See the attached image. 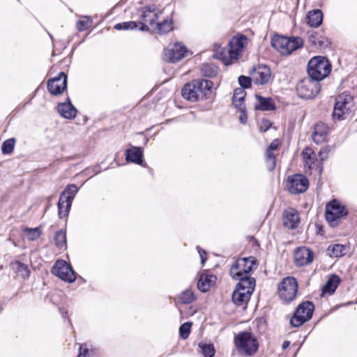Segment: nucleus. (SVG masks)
<instances>
[{
  "label": "nucleus",
  "instance_id": "nucleus-1",
  "mask_svg": "<svg viewBox=\"0 0 357 357\" xmlns=\"http://www.w3.org/2000/svg\"><path fill=\"white\" fill-rule=\"evenodd\" d=\"M213 82L208 79H197L184 85L181 90L182 96L191 102L208 100L211 102L214 98Z\"/></svg>",
  "mask_w": 357,
  "mask_h": 357
},
{
  "label": "nucleus",
  "instance_id": "nucleus-2",
  "mask_svg": "<svg viewBox=\"0 0 357 357\" xmlns=\"http://www.w3.org/2000/svg\"><path fill=\"white\" fill-rule=\"evenodd\" d=\"M332 66L330 61L323 56L311 58L307 65V73L314 80L321 82L331 72Z\"/></svg>",
  "mask_w": 357,
  "mask_h": 357
},
{
  "label": "nucleus",
  "instance_id": "nucleus-3",
  "mask_svg": "<svg viewBox=\"0 0 357 357\" xmlns=\"http://www.w3.org/2000/svg\"><path fill=\"white\" fill-rule=\"evenodd\" d=\"M234 344L238 352L245 356H253L259 348L257 337L248 331L238 333L234 337Z\"/></svg>",
  "mask_w": 357,
  "mask_h": 357
},
{
  "label": "nucleus",
  "instance_id": "nucleus-4",
  "mask_svg": "<svg viewBox=\"0 0 357 357\" xmlns=\"http://www.w3.org/2000/svg\"><path fill=\"white\" fill-rule=\"evenodd\" d=\"M271 46L284 55H289L291 52L303 46V40L298 36H283L275 35L271 39Z\"/></svg>",
  "mask_w": 357,
  "mask_h": 357
},
{
  "label": "nucleus",
  "instance_id": "nucleus-5",
  "mask_svg": "<svg viewBox=\"0 0 357 357\" xmlns=\"http://www.w3.org/2000/svg\"><path fill=\"white\" fill-rule=\"evenodd\" d=\"M321 90L319 82L307 76L301 79L296 86L298 96L303 99H312Z\"/></svg>",
  "mask_w": 357,
  "mask_h": 357
},
{
  "label": "nucleus",
  "instance_id": "nucleus-6",
  "mask_svg": "<svg viewBox=\"0 0 357 357\" xmlns=\"http://www.w3.org/2000/svg\"><path fill=\"white\" fill-rule=\"evenodd\" d=\"M298 282L294 277L284 278L278 285V294L281 300L290 303L296 297Z\"/></svg>",
  "mask_w": 357,
  "mask_h": 357
},
{
  "label": "nucleus",
  "instance_id": "nucleus-7",
  "mask_svg": "<svg viewBox=\"0 0 357 357\" xmlns=\"http://www.w3.org/2000/svg\"><path fill=\"white\" fill-rule=\"evenodd\" d=\"M314 310V304L310 301H305L298 305L290 319L294 327H299L312 318Z\"/></svg>",
  "mask_w": 357,
  "mask_h": 357
},
{
  "label": "nucleus",
  "instance_id": "nucleus-8",
  "mask_svg": "<svg viewBox=\"0 0 357 357\" xmlns=\"http://www.w3.org/2000/svg\"><path fill=\"white\" fill-rule=\"evenodd\" d=\"M78 192V188L75 184H70L67 186L65 190L61 193L58 202L59 217L60 218H66L69 213L73 200Z\"/></svg>",
  "mask_w": 357,
  "mask_h": 357
},
{
  "label": "nucleus",
  "instance_id": "nucleus-9",
  "mask_svg": "<svg viewBox=\"0 0 357 357\" xmlns=\"http://www.w3.org/2000/svg\"><path fill=\"white\" fill-rule=\"evenodd\" d=\"M255 261L253 257L238 259L230 268L231 276L233 278H239L241 276L249 275L256 266Z\"/></svg>",
  "mask_w": 357,
  "mask_h": 357
},
{
  "label": "nucleus",
  "instance_id": "nucleus-10",
  "mask_svg": "<svg viewBox=\"0 0 357 357\" xmlns=\"http://www.w3.org/2000/svg\"><path fill=\"white\" fill-rule=\"evenodd\" d=\"M348 211L339 201L333 199L326 206L325 216L332 227L336 226V220L347 215Z\"/></svg>",
  "mask_w": 357,
  "mask_h": 357
},
{
  "label": "nucleus",
  "instance_id": "nucleus-11",
  "mask_svg": "<svg viewBox=\"0 0 357 357\" xmlns=\"http://www.w3.org/2000/svg\"><path fill=\"white\" fill-rule=\"evenodd\" d=\"M52 273L62 280L70 283L76 279L75 271L64 260H57L52 269Z\"/></svg>",
  "mask_w": 357,
  "mask_h": 357
},
{
  "label": "nucleus",
  "instance_id": "nucleus-12",
  "mask_svg": "<svg viewBox=\"0 0 357 357\" xmlns=\"http://www.w3.org/2000/svg\"><path fill=\"white\" fill-rule=\"evenodd\" d=\"M286 186L290 193L300 194L307 190L309 181L301 174H294L288 178Z\"/></svg>",
  "mask_w": 357,
  "mask_h": 357
},
{
  "label": "nucleus",
  "instance_id": "nucleus-13",
  "mask_svg": "<svg viewBox=\"0 0 357 357\" xmlns=\"http://www.w3.org/2000/svg\"><path fill=\"white\" fill-rule=\"evenodd\" d=\"M68 76L64 72H60L56 76L47 81V88L52 95H59L67 88Z\"/></svg>",
  "mask_w": 357,
  "mask_h": 357
},
{
  "label": "nucleus",
  "instance_id": "nucleus-14",
  "mask_svg": "<svg viewBox=\"0 0 357 357\" xmlns=\"http://www.w3.org/2000/svg\"><path fill=\"white\" fill-rule=\"evenodd\" d=\"M248 38L245 35L238 33L232 37L229 40L228 45V54L231 59H237L245 47Z\"/></svg>",
  "mask_w": 357,
  "mask_h": 357
},
{
  "label": "nucleus",
  "instance_id": "nucleus-15",
  "mask_svg": "<svg viewBox=\"0 0 357 357\" xmlns=\"http://www.w3.org/2000/svg\"><path fill=\"white\" fill-rule=\"evenodd\" d=\"M252 77V82L256 85L266 84L270 79L271 72L270 68L266 65H259L253 67L250 71Z\"/></svg>",
  "mask_w": 357,
  "mask_h": 357
},
{
  "label": "nucleus",
  "instance_id": "nucleus-16",
  "mask_svg": "<svg viewBox=\"0 0 357 357\" xmlns=\"http://www.w3.org/2000/svg\"><path fill=\"white\" fill-rule=\"evenodd\" d=\"M187 48L184 45L175 44L172 48L164 50L163 59L168 63H176L184 58Z\"/></svg>",
  "mask_w": 357,
  "mask_h": 357
},
{
  "label": "nucleus",
  "instance_id": "nucleus-17",
  "mask_svg": "<svg viewBox=\"0 0 357 357\" xmlns=\"http://www.w3.org/2000/svg\"><path fill=\"white\" fill-rule=\"evenodd\" d=\"M308 42L314 47L325 49L331 45L330 40L323 31L310 30L307 32Z\"/></svg>",
  "mask_w": 357,
  "mask_h": 357
},
{
  "label": "nucleus",
  "instance_id": "nucleus-18",
  "mask_svg": "<svg viewBox=\"0 0 357 357\" xmlns=\"http://www.w3.org/2000/svg\"><path fill=\"white\" fill-rule=\"evenodd\" d=\"M314 253L309 248L301 247L296 250L294 253V261L296 266H303L312 262Z\"/></svg>",
  "mask_w": 357,
  "mask_h": 357
},
{
  "label": "nucleus",
  "instance_id": "nucleus-19",
  "mask_svg": "<svg viewBox=\"0 0 357 357\" xmlns=\"http://www.w3.org/2000/svg\"><path fill=\"white\" fill-rule=\"evenodd\" d=\"M155 6L150 5L137 9L136 15H139L138 20L142 22H148L151 26L155 24L158 15L155 13Z\"/></svg>",
  "mask_w": 357,
  "mask_h": 357
},
{
  "label": "nucleus",
  "instance_id": "nucleus-20",
  "mask_svg": "<svg viewBox=\"0 0 357 357\" xmlns=\"http://www.w3.org/2000/svg\"><path fill=\"white\" fill-rule=\"evenodd\" d=\"M256 102L255 109L260 111H274L277 109L275 100L271 97L262 96L260 94L255 95Z\"/></svg>",
  "mask_w": 357,
  "mask_h": 357
},
{
  "label": "nucleus",
  "instance_id": "nucleus-21",
  "mask_svg": "<svg viewBox=\"0 0 357 357\" xmlns=\"http://www.w3.org/2000/svg\"><path fill=\"white\" fill-rule=\"evenodd\" d=\"M354 102L353 96L348 92H344L339 94L335 98V102L334 104V108L333 112H343L344 109H347V112L349 110V107L352 105Z\"/></svg>",
  "mask_w": 357,
  "mask_h": 357
},
{
  "label": "nucleus",
  "instance_id": "nucleus-22",
  "mask_svg": "<svg viewBox=\"0 0 357 357\" xmlns=\"http://www.w3.org/2000/svg\"><path fill=\"white\" fill-rule=\"evenodd\" d=\"M300 222L299 214L294 208H288L283 213V224L289 229H295Z\"/></svg>",
  "mask_w": 357,
  "mask_h": 357
},
{
  "label": "nucleus",
  "instance_id": "nucleus-23",
  "mask_svg": "<svg viewBox=\"0 0 357 357\" xmlns=\"http://www.w3.org/2000/svg\"><path fill=\"white\" fill-rule=\"evenodd\" d=\"M328 134V128L327 125L323 122H319L314 126L312 137L313 141L319 144L326 141Z\"/></svg>",
  "mask_w": 357,
  "mask_h": 357
},
{
  "label": "nucleus",
  "instance_id": "nucleus-24",
  "mask_svg": "<svg viewBox=\"0 0 357 357\" xmlns=\"http://www.w3.org/2000/svg\"><path fill=\"white\" fill-rule=\"evenodd\" d=\"M234 280H239L236 285L237 289L246 291L250 294H252L255 286V280L249 275L241 276L239 278H234Z\"/></svg>",
  "mask_w": 357,
  "mask_h": 357
},
{
  "label": "nucleus",
  "instance_id": "nucleus-25",
  "mask_svg": "<svg viewBox=\"0 0 357 357\" xmlns=\"http://www.w3.org/2000/svg\"><path fill=\"white\" fill-rule=\"evenodd\" d=\"M216 276L202 274L197 282V288L202 292H206L215 283Z\"/></svg>",
  "mask_w": 357,
  "mask_h": 357
},
{
  "label": "nucleus",
  "instance_id": "nucleus-26",
  "mask_svg": "<svg viewBox=\"0 0 357 357\" xmlns=\"http://www.w3.org/2000/svg\"><path fill=\"white\" fill-rule=\"evenodd\" d=\"M324 15L320 9H314L307 15V23L311 27H318L323 22Z\"/></svg>",
  "mask_w": 357,
  "mask_h": 357
},
{
  "label": "nucleus",
  "instance_id": "nucleus-27",
  "mask_svg": "<svg viewBox=\"0 0 357 357\" xmlns=\"http://www.w3.org/2000/svg\"><path fill=\"white\" fill-rule=\"evenodd\" d=\"M126 159L138 165H142V151L139 147L133 146L126 151Z\"/></svg>",
  "mask_w": 357,
  "mask_h": 357
},
{
  "label": "nucleus",
  "instance_id": "nucleus-28",
  "mask_svg": "<svg viewBox=\"0 0 357 357\" xmlns=\"http://www.w3.org/2000/svg\"><path fill=\"white\" fill-rule=\"evenodd\" d=\"M340 278L336 275H332L322 288V295L328 294L332 295L337 288Z\"/></svg>",
  "mask_w": 357,
  "mask_h": 357
},
{
  "label": "nucleus",
  "instance_id": "nucleus-29",
  "mask_svg": "<svg viewBox=\"0 0 357 357\" xmlns=\"http://www.w3.org/2000/svg\"><path fill=\"white\" fill-rule=\"evenodd\" d=\"M251 295L246 291L236 288L232 294V301L235 305L241 306L248 303Z\"/></svg>",
  "mask_w": 357,
  "mask_h": 357
},
{
  "label": "nucleus",
  "instance_id": "nucleus-30",
  "mask_svg": "<svg viewBox=\"0 0 357 357\" xmlns=\"http://www.w3.org/2000/svg\"><path fill=\"white\" fill-rule=\"evenodd\" d=\"M10 267L17 276L22 277V278H29L30 271L27 265L20 261H15L10 264Z\"/></svg>",
  "mask_w": 357,
  "mask_h": 357
},
{
  "label": "nucleus",
  "instance_id": "nucleus-31",
  "mask_svg": "<svg viewBox=\"0 0 357 357\" xmlns=\"http://www.w3.org/2000/svg\"><path fill=\"white\" fill-rule=\"evenodd\" d=\"M327 251L331 257L338 258L346 255L347 246L342 244H335L328 246Z\"/></svg>",
  "mask_w": 357,
  "mask_h": 357
},
{
  "label": "nucleus",
  "instance_id": "nucleus-32",
  "mask_svg": "<svg viewBox=\"0 0 357 357\" xmlns=\"http://www.w3.org/2000/svg\"><path fill=\"white\" fill-rule=\"evenodd\" d=\"M158 33L160 34H165L172 30L173 20L172 19L166 18L161 22L156 24Z\"/></svg>",
  "mask_w": 357,
  "mask_h": 357
},
{
  "label": "nucleus",
  "instance_id": "nucleus-33",
  "mask_svg": "<svg viewBox=\"0 0 357 357\" xmlns=\"http://www.w3.org/2000/svg\"><path fill=\"white\" fill-rule=\"evenodd\" d=\"M202 74L206 77H214L218 73V68L212 63L204 64L202 69Z\"/></svg>",
  "mask_w": 357,
  "mask_h": 357
},
{
  "label": "nucleus",
  "instance_id": "nucleus-34",
  "mask_svg": "<svg viewBox=\"0 0 357 357\" xmlns=\"http://www.w3.org/2000/svg\"><path fill=\"white\" fill-rule=\"evenodd\" d=\"M54 240L55 245L59 249H63L66 248V231L63 229L56 232Z\"/></svg>",
  "mask_w": 357,
  "mask_h": 357
},
{
  "label": "nucleus",
  "instance_id": "nucleus-35",
  "mask_svg": "<svg viewBox=\"0 0 357 357\" xmlns=\"http://www.w3.org/2000/svg\"><path fill=\"white\" fill-rule=\"evenodd\" d=\"M138 28V22L128 21L116 24L114 29L118 31L121 30H134Z\"/></svg>",
  "mask_w": 357,
  "mask_h": 357
},
{
  "label": "nucleus",
  "instance_id": "nucleus-36",
  "mask_svg": "<svg viewBox=\"0 0 357 357\" xmlns=\"http://www.w3.org/2000/svg\"><path fill=\"white\" fill-rule=\"evenodd\" d=\"M56 109V112H78L77 108L72 104L69 97L66 98V101L58 103Z\"/></svg>",
  "mask_w": 357,
  "mask_h": 357
},
{
  "label": "nucleus",
  "instance_id": "nucleus-37",
  "mask_svg": "<svg viewBox=\"0 0 357 357\" xmlns=\"http://www.w3.org/2000/svg\"><path fill=\"white\" fill-rule=\"evenodd\" d=\"M302 155L305 160V166H307L309 169H311L312 165L314 163V151L311 148L307 147L302 151Z\"/></svg>",
  "mask_w": 357,
  "mask_h": 357
},
{
  "label": "nucleus",
  "instance_id": "nucleus-38",
  "mask_svg": "<svg viewBox=\"0 0 357 357\" xmlns=\"http://www.w3.org/2000/svg\"><path fill=\"white\" fill-rule=\"evenodd\" d=\"M178 299L183 304H190L195 301V296L192 291L187 289L181 294Z\"/></svg>",
  "mask_w": 357,
  "mask_h": 357
},
{
  "label": "nucleus",
  "instance_id": "nucleus-39",
  "mask_svg": "<svg viewBox=\"0 0 357 357\" xmlns=\"http://www.w3.org/2000/svg\"><path fill=\"white\" fill-rule=\"evenodd\" d=\"M93 23V20L89 16L84 17L83 20H79L77 22V29L79 31H84L89 29Z\"/></svg>",
  "mask_w": 357,
  "mask_h": 357
},
{
  "label": "nucleus",
  "instance_id": "nucleus-40",
  "mask_svg": "<svg viewBox=\"0 0 357 357\" xmlns=\"http://www.w3.org/2000/svg\"><path fill=\"white\" fill-rule=\"evenodd\" d=\"M199 347L205 357H214L215 351L213 344H204L201 342L199 344Z\"/></svg>",
  "mask_w": 357,
  "mask_h": 357
},
{
  "label": "nucleus",
  "instance_id": "nucleus-41",
  "mask_svg": "<svg viewBox=\"0 0 357 357\" xmlns=\"http://www.w3.org/2000/svg\"><path fill=\"white\" fill-rule=\"evenodd\" d=\"M245 91L243 88H237L234 90V95L232 97V102H236L238 101L240 105H237L238 106H241L243 103V101H245Z\"/></svg>",
  "mask_w": 357,
  "mask_h": 357
},
{
  "label": "nucleus",
  "instance_id": "nucleus-42",
  "mask_svg": "<svg viewBox=\"0 0 357 357\" xmlns=\"http://www.w3.org/2000/svg\"><path fill=\"white\" fill-rule=\"evenodd\" d=\"M275 155L271 151L266 149V162L267 168L269 171L273 170L275 167Z\"/></svg>",
  "mask_w": 357,
  "mask_h": 357
},
{
  "label": "nucleus",
  "instance_id": "nucleus-43",
  "mask_svg": "<svg viewBox=\"0 0 357 357\" xmlns=\"http://www.w3.org/2000/svg\"><path fill=\"white\" fill-rule=\"evenodd\" d=\"M15 140L13 138L8 139L3 142L1 146L2 153L10 154L13 152L15 147Z\"/></svg>",
  "mask_w": 357,
  "mask_h": 357
},
{
  "label": "nucleus",
  "instance_id": "nucleus-44",
  "mask_svg": "<svg viewBox=\"0 0 357 357\" xmlns=\"http://www.w3.org/2000/svg\"><path fill=\"white\" fill-rule=\"evenodd\" d=\"M192 324V322H185L179 328V333L181 337L185 340L189 337L190 333V328Z\"/></svg>",
  "mask_w": 357,
  "mask_h": 357
},
{
  "label": "nucleus",
  "instance_id": "nucleus-45",
  "mask_svg": "<svg viewBox=\"0 0 357 357\" xmlns=\"http://www.w3.org/2000/svg\"><path fill=\"white\" fill-rule=\"evenodd\" d=\"M238 84L241 86V88L244 89H247L251 87L252 77H250L245 75H240L238 78Z\"/></svg>",
  "mask_w": 357,
  "mask_h": 357
},
{
  "label": "nucleus",
  "instance_id": "nucleus-46",
  "mask_svg": "<svg viewBox=\"0 0 357 357\" xmlns=\"http://www.w3.org/2000/svg\"><path fill=\"white\" fill-rule=\"evenodd\" d=\"M28 238L31 241H34L39 238L40 235V229L38 228H33L26 229Z\"/></svg>",
  "mask_w": 357,
  "mask_h": 357
},
{
  "label": "nucleus",
  "instance_id": "nucleus-47",
  "mask_svg": "<svg viewBox=\"0 0 357 357\" xmlns=\"http://www.w3.org/2000/svg\"><path fill=\"white\" fill-rule=\"evenodd\" d=\"M77 114H81L83 118V123H84L87 119L82 115V113H59V115L66 119H75L77 116Z\"/></svg>",
  "mask_w": 357,
  "mask_h": 357
},
{
  "label": "nucleus",
  "instance_id": "nucleus-48",
  "mask_svg": "<svg viewBox=\"0 0 357 357\" xmlns=\"http://www.w3.org/2000/svg\"><path fill=\"white\" fill-rule=\"evenodd\" d=\"M330 152V147L329 146H325L322 148L319 152V155L320 157L321 160H324L328 158V153Z\"/></svg>",
  "mask_w": 357,
  "mask_h": 357
},
{
  "label": "nucleus",
  "instance_id": "nucleus-49",
  "mask_svg": "<svg viewBox=\"0 0 357 357\" xmlns=\"http://www.w3.org/2000/svg\"><path fill=\"white\" fill-rule=\"evenodd\" d=\"M271 127V123L270 121L267 119H263L261 121V125L260 126V130L261 132L267 131Z\"/></svg>",
  "mask_w": 357,
  "mask_h": 357
},
{
  "label": "nucleus",
  "instance_id": "nucleus-50",
  "mask_svg": "<svg viewBox=\"0 0 357 357\" xmlns=\"http://www.w3.org/2000/svg\"><path fill=\"white\" fill-rule=\"evenodd\" d=\"M38 90H39V89H38V88H37V89H36L33 92V93L31 95V97H30L29 100H27L26 102H24L22 106H21V105H19V106L17 107V109H18L19 110H22V109H26V106L31 103V99H33V97L36 96V93L38 91Z\"/></svg>",
  "mask_w": 357,
  "mask_h": 357
},
{
  "label": "nucleus",
  "instance_id": "nucleus-51",
  "mask_svg": "<svg viewBox=\"0 0 357 357\" xmlns=\"http://www.w3.org/2000/svg\"><path fill=\"white\" fill-rule=\"evenodd\" d=\"M79 355L77 357H88L89 356V349L85 347L84 345H80L79 348Z\"/></svg>",
  "mask_w": 357,
  "mask_h": 357
},
{
  "label": "nucleus",
  "instance_id": "nucleus-52",
  "mask_svg": "<svg viewBox=\"0 0 357 357\" xmlns=\"http://www.w3.org/2000/svg\"><path fill=\"white\" fill-rule=\"evenodd\" d=\"M279 145H280V142H279L278 139H275L274 140H273L271 142V143L270 144V145L268 146L267 149L269 151H271L277 150Z\"/></svg>",
  "mask_w": 357,
  "mask_h": 357
},
{
  "label": "nucleus",
  "instance_id": "nucleus-53",
  "mask_svg": "<svg viewBox=\"0 0 357 357\" xmlns=\"http://www.w3.org/2000/svg\"><path fill=\"white\" fill-rule=\"evenodd\" d=\"M346 113H332V119L334 121H342L345 119Z\"/></svg>",
  "mask_w": 357,
  "mask_h": 357
},
{
  "label": "nucleus",
  "instance_id": "nucleus-54",
  "mask_svg": "<svg viewBox=\"0 0 357 357\" xmlns=\"http://www.w3.org/2000/svg\"><path fill=\"white\" fill-rule=\"evenodd\" d=\"M146 22L139 21L138 22V28L141 31L148 32L150 31V28L146 24Z\"/></svg>",
  "mask_w": 357,
  "mask_h": 357
},
{
  "label": "nucleus",
  "instance_id": "nucleus-55",
  "mask_svg": "<svg viewBox=\"0 0 357 357\" xmlns=\"http://www.w3.org/2000/svg\"><path fill=\"white\" fill-rule=\"evenodd\" d=\"M197 249L198 250V252L199 254L200 258H201V262L202 264L204 265L206 260V252L204 250H202L199 247H197Z\"/></svg>",
  "mask_w": 357,
  "mask_h": 357
},
{
  "label": "nucleus",
  "instance_id": "nucleus-56",
  "mask_svg": "<svg viewBox=\"0 0 357 357\" xmlns=\"http://www.w3.org/2000/svg\"><path fill=\"white\" fill-rule=\"evenodd\" d=\"M233 105L238 110V112H246V107L245 105V101H243V103L241 106H238L236 105H240V102L238 101H236V102H232Z\"/></svg>",
  "mask_w": 357,
  "mask_h": 357
},
{
  "label": "nucleus",
  "instance_id": "nucleus-57",
  "mask_svg": "<svg viewBox=\"0 0 357 357\" xmlns=\"http://www.w3.org/2000/svg\"><path fill=\"white\" fill-rule=\"evenodd\" d=\"M248 121V115H247V113H241V115L239 116V121L243 123V124H245Z\"/></svg>",
  "mask_w": 357,
  "mask_h": 357
},
{
  "label": "nucleus",
  "instance_id": "nucleus-58",
  "mask_svg": "<svg viewBox=\"0 0 357 357\" xmlns=\"http://www.w3.org/2000/svg\"><path fill=\"white\" fill-rule=\"evenodd\" d=\"M218 59H222V60L223 61L224 63H225L226 66H228V65H229V64H230V62H229V61L227 59H226V58H222V57H221L220 56H218Z\"/></svg>",
  "mask_w": 357,
  "mask_h": 357
},
{
  "label": "nucleus",
  "instance_id": "nucleus-59",
  "mask_svg": "<svg viewBox=\"0 0 357 357\" xmlns=\"http://www.w3.org/2000/svg\"><path fill=\"white\" fill-rule=\"evenodd\" d=\"M289 344L290 342L289 341H284L283 343H282V348L283 349H286L289 346Z\"/></svg>",
  "mask_w": 357,
  "mask_h": 357
},
{
  "label": "nucleus",
  "instance_id": "nucleus-60",
  "mask_svg": "<svg viewBox=\"0 0 357 357\" xmlns=\"http://www.w3.org/2000/svg\"><path fill=\"white\" fill-rule=\"evenodd\" d=\"M61 313L62 317H66L67 314H68L67 311H61Z\"/></svg>",
  "mask_w": 357,
  "mask_h": 357
},
{
  "label": "nucleus",
  "instance_id": "nucleus-61",
  "mask_svg": "<svg viewBox=\"0 0 357 357\" xmlns=\"http://www.w3.org/2000/svg\"><path fill=\"white\" fill-rule=\"evenodd\" d=\"M66 209V204H63L62 206V211H65Z\"/></svg>",
  "mask_w": 357,
  "mask_h": 357
}]
</instances>
